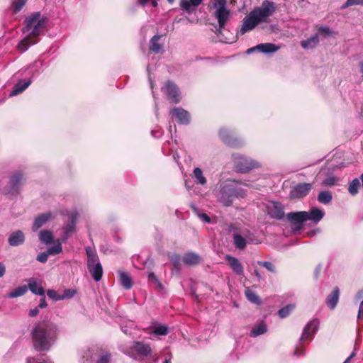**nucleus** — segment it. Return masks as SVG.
<instances>
[{"label":"nucleus","instance_id":"f257e3e1","mask_svg":"<svg viewBox=\"0 0 363 363\" xmlns=\"http://www.w3.org/2000/svg\"><path fill=\"white\" fill-rule=\"evenodd\" d=\"M276 11L275 4L265 0L261 6L251 11L242 20V26L238 32L240 35H244L247 32L252 30L261 23H267L269 18Z\"/></svg>","mask_w":363,"mask_h":363},{"label":"nucleus","instance_id":"f03ea898","mask_svg":"<svg viewBox=\"0 0 363 363\" xmlns=\"http://www.w3.org/2000/svg\"><path fill=\"white\" fill-rule=\"evenodd\" d=\"M35 348L38 351H48L57 337V327L51 322L37 324L32 332Z\"/></svg>","mask_w":363,"mask_h":363},{"label":"nucleus","instance_id":"7ed1b4c3","mask_svg":"<svg viewBox=\"0 0 363 363\" xmlns=\"http://www.w3.org/2000/svg\"><path fill=\"white\" fill-rule=\"evenodd\" d=\"M25 22L23 33L26 36L18 44V49L21 52L26 51L30 45L37 43L35 38L43 33L45 26V19L41 18L38 12L33 13L27 17Z\"/></svg>","mask_w":363,"mask_h":363},{"label":"nucleus","instance_id":"20e7f679","mask_svg":"<svg viewBox=\"0 0 363 363\" xmlns=\"http://www.w3.org/2000/svg\"><path fill=\"white\" fill-rule=\"evenodd\" d=\"M217 201L225 207L233 206L236 199L246 196V191L235 180H226L221 182L214 192Z\"/></svg>","mask_w":363,"mask_h":363},{"label":"nucleus","instance_id":"39448f33","mask_svg":"<svg viewBox=\"0 0 363 363\" xmlns=\"http://www.w3.org/2000/svg\"><path fill=\"white\" fill-rule=\"evenodd\" d=\"M87 255V268L92 278L99 281L103 276V267L96 252L90 246L85 247Z\"/></svg>","mask_w":363,"mask_h":363},{"label":"nucleus","instance_id":"423d86ee","mask_svg":"<svg viewBox=\"0 0 363 363\" xmlns=\"http://www.w3.org/2000/svg\"><path fill=\"white\" fill-rule=\"evenodd\" d=\"M151 352L152 349L150 345L140 341L133 342L123 351L125 354L135 360L147 357L151 354Z\"/></svg>","mask_w":363,"mask_h":363},{"label":"nucleus","instance_id":"0eeeda50","mask_svg":"<svg viewBox=\"0 0 363 363\" xmlns=\"http://www.w3.org/2000/svg\"><path fill=\"white\" fill-rule=\"evenodd\" d=\"M25 177L21 172L11 175L8 185L4 187L3 193L9 198L16 197L20 193L21 188L25 182Z\"/></svg>","mask_w":363,"mask_h":363},{"label":"nucleus","instance_id":"6e6552de","mask_svg":"<svg viewBox=\"0 0 363 363\" xmlns=\"http://www.w3.org/2000/svg\"><path fill=\"white\" fill-rule=\"evenodd\" d=\"M233 159L235 167L238 172L246 173L259 167L257 162L241 155H233Z\"/></svg>","mask_w":363,"mask_h":363},{"label":"nucleus","instance_id":"1a4fd4ad","mask_svg":"<svg viewBox=\"0 0 363 363\" xmlns=\"http://www.w3.org/2000/svg\"><path fill=\"white\" fill-rule=\"evenodd\" d=\"M267 215L276 220H282L285 216L284 206L278 201H269L265 203Z\"/></svg>","mask_w":363,"mask_h":363},{"label":"nucleus","instance_id":"9d476101","mask_svg":"<svg viewBox=\"0 0 363 363\" xmlns=\"http://www.w3.org/2000/svg\"><path fill=\"white\" fill-rule=\"evenodd\" d=\"M171 118L182 125H187L190 123V113L182 107H176L170 110Z\"/></svg>","mask_w":363,"mask_h":363},{"label":"nucleus","instance_id":"9b49d317","mask_svg":"<svg viewBox=\"0 0 363 363\" xmlns=\"http://www.w3.org/2000/svg\"><path fill=\"white\" fill-rule=\"evenodd\" d=\"M164 93L172 102L177 104L180 101L182 96L179 88L171 82H167L162 88Z\"/></svg>","mask_w":363,"mask_h":363},{"label":"nucleus","instance_id":"f8f14e48","mask_svg":"<svg viewBox=\"0 0 363 363\" xmlns=\"http://www.w3.org/2000/svg\"><path fill=\"white\" fill-rule=\"evenodd\" d=\"M319 326V320L313 319L309 321L303 330L300 341L311 340L313 335L318 331Z\"/></svg>","mask_w":363,"mask_h":363},{"label":"nucleus","instance_id":"ddd939ff","mask_svg":"<svg viewBox=\"0 0 363 363\" xmlns=\"http://www.w3.org/2000/svg\"><path fill=\"white\" fill-rule=\"evenodd\" d=\"M312 187L310 183H300L296 185L291 191L292 198H301L306 196Z\"/></svg>","mask_w":363,"mask_h":363},{"label":"nucleus","instance_id":"4468645a","mask_svg":"<svg viewBox=\"0 0 363 363\" xmlns=\"http://www.w3.org/2000/svg\"><path fill=\"white\" fill-rule=\"evenodd\" d=\"M25 240V235L23 231L20 230L12 232L8 238V242L9 245L12 247L21 245L24 243Z\"/></svg>","mask_w":363,"mask_h":363},{"label":"nucleus","instance_id":"2eb2a0df","mask_svg":"<svg viewBox=\"0 0 363 363\" xmlns=\"http://www.w3.org/2000/svg\"><path fill=\"white\" fill-rule=\"evenodd\" d=\"M28 286V289L30 291L35 294L39 296H44L45 290L43 287L41 286V281L36 278L32 277L27 280Z\"/></svg>","mask_w":363,"mask_h":363},{"label":"nucleus","instance_id":"dca6fc26","mask_svg":"<svg viewBox=\"0 0 363 363\" xmlns=\"http://www.w3.org/2000/svg\"><path fill=\"white\" fill-rule=\"evenodd\" d=\"M325 211L316 207L311 208L307 211V221L310 220L315 224L318 223L325 216Z\"/></svg>","mask_w":363,"mask_h":363},{"label":"nucleus","instance_id":"f3484780","mask_svg":"<svg viewBox=\"0 0 363 363\" xmlns=\"http://www.w3.org/2000/svg\"><path fill=\"white\" fill-rule=\"evenodd\" d=\"M325 174V169H321L318 174L317 177L318 179H321V184L325 187H332L337 184L340 179L338 177L333 175H328L324 178H321Z\"/></svg>","mask_w":363,"mask_h":363},{"label":"nucleus","instance_id":"a211bd4d","mask_svg":"<svg viewBox=\"0 0 363 363\" xmlns=\"http://www.w3.org/2000/svg\"><path fill=\"white\" fill-rule=\"evenodd\" d=\"M30 84L31 80L29 79L18 80V82L13 86L12 91L9 94V96H13L21 94L30 85Z\"/></svg>","mask_w":363,"mask_h":363},{"label":"nucleus","instance_id":"6ab92c4d","mask_svg":"<svg viewBox=\"0 0 363 363\" xmlns=\"http://www.w3.org/2000/svg\"><path fill=\"white\" fill-rule=\"evenodd\" d=\"M225 259L228 262L230 267L236 274H243L244 271L242 264L238 258L233 257L231 255H227Z\"/></svg>","mask_w":363,"mask_h":363},{"label":"nucleus","instance_id":"aec40b11","mask_svg":"<svg viewBox=\"0 0 363 363\" xmlns=\"http://www.w3.org/2000/svg\"><path fill=\"white\" fill-rule=\"evenodd\" d=\"M289 221L301 223L307 221V211L291 212L286 215Z\"/></svg>","mask_w":363,"mask_h":363},{"label":"nucleus","instance_id":"412c9836","mask_svg":"<svg viewBox=\"0 0 363 363\" xmlns=\"http://www.w3.org/2000/svg\"><path fill=\"white\" fill-rule=\"evenodd\" d=\"M51 218L52 213L50 212L39 215L34 220L32 230L33 231L38 230L39 228L43 226Z\"/></svg>","mask_w":363,"mask_h":363},{"label":"nucleus","instance_id":"4be33fe9","mask_svg":"<svg viewBox=\"0 0 363 363\" xmlns=\"http://www.w3.org/2000/svg\"><path fill=\"white\" fill-rule=\"evenodd\" d=\"M202 0H180V7L188 13H191L194 8L200 5Z\"/></svg>","mask_w":363,"mask_h":363},{"label":"nucleus","instance_id":"5701e85b","mask_svg":"<svg viewBox=\"0 0 363 363\" xmlns=\"http://www.w3.org/2000/svg\"><path fill=\"white\" fill-rule=\"evenodd\" d=\"M191 177L196 184L200 186H205L207 184V179L204 176L202 169L199 167L194 169L191 174Z\"/></svg>","mask_w":363,"mask_h":363},{"label":"nucleus","instance_id":"b1692460","mask_svg":"<svg viewBox=\"0 0 363 363\" xmlns=\"http://www.w3.org/2000/svg\"><path fill=\"white\" fill-rule=\"evenodd\" d=\"M215 16L218 20L220 28H223L228 21L230 11L227 9H216Z\"/></svg>","mask_w":363,"mask_h":363},{"label":"nucleus","instance_id":"393cba45","mask_svg":"<svg viewBox=\"0 0 363 363\" xmlns=\"http://www.w3.org/2000/svg\"><path fill=\"white\" fill-rule=\"evenodd\" d=\"M201 260L200 255L197 253L189 252L183 257V262L186 265L194 266L198 264Z\"/></svg>","mask_w":363,"mask_h":363},{"label":"nucleus","instance_id":"a878e982","mask_svg":"<svg viewBox=\"0 0 363 363\" xmlns=\"http://www.w3.org/2000/svg\"><path fill=\"white\" fill-rule=\"evenodd\" d=\"M340 290L337 286L335 287L333 291L328 296L326 303L330 309H334L338 302Z\"/></svg>","mask_w":363,"mask_h":363},{"label":"nucleus","instance_id":"bb28decb","mask_svg":"<svg viewBox=\"0 0 363 363\" xmlns=\"http://www.w3.org/2000/svg\"><path fill=\"white\" fill-rule=\"evenodd\" d=\"M267 331V325L264 321H261L255 325L250 331V336L256 337L259 335L266 333Z\"/></svg>","mask_w":363,"mask_h":363},{"label":"nucleus","instance_id":"cd10ccee","mask_svg":"<svg viewBox=\"0 0 363 363\" xmlns=\"http://www.w3.org/2000/svg\"><path fill=\"white\" fill-rule=\"evenodd\" d=\"M257 50L262 53H272L277 51L280 48L275 44L267 43L256 45Z\"/></svg>","mask_w":363,"mask_h":363},{"label":"nucleus","instance_id":"c85d7f7f","mask_svg":"<svg viewBox=\"0 0 363 363\" xmlns=\"http://www.w3.org/2000/svg\"><path fill=\"white\" fill-rule=\"evenodd\" d=\"M119 281L121 284L125 289H130L133 286V281L128 273L123 271L118 272Z\"/></svg>","mask_w":363,"mask_h":363},{"label":"nucleus","instance_id":"c756f323","mask_svg":"<svg viewBox=\"0 0 363 363\" xmlns=\"http://www.w3.org/2000/svg\"><path fill=\"white\" fill-rule=\"evenodd\" d=\"M250 242V240H247L240 234L235 233L233 235V243L237 249L244 250L246 247L247 243Z\"/></svg>","mask_w":363,"mask_h":363},{"label":"nucleus","instance_id":"7c9ffc66","mask_svg":"<svg viewBox=\"0 0 363 363\" xmlns=\"http://www.w3.org/2000/svg\"><path fill=\"white\" fill-rule=\"evenodd\" d=\"M319 38L318 34H315L307 40H303L301 43V47L305 50L313 49L318 45Z\"/></svg>","mask_w":363,"mask_h":363},{"label":"nucleus","instance_id":"2f4dec72","mask_svg":"<svg viewBox=\"0 0 363 363\" xmlns=\"http://www.w3.org/2000/svg\"><path fill=\"white\" fill-rule=\"evenodd\" d=\"M39 240L45 245H50L53 242V234L49 230H43L39 233Z\"/></svg>","mask_w":363,"mask_h":363},{"label":"nucleus","instance_id":"473e14b6","mask_svg":"<svg viewBox=\"0 0 363 363\" xmlns=\"http://www.w3.org/2000/svg\"><path fill=\"white\" fill-rule=\"evenodd\" d=\"M333 199L332 193L329 191H320L318 195V201L323 204L327 205L331 202Z\"/></svg>","mask_w":363,"mask_h":363},{"label":"nucleus","instance_id":"72a5a7b5","mask_svg":"<svg viewBox=\"0 0 363 363\" xmlns=\"http://www.w3.org/2000/svg\"><path fill=\"white\" fill-rule=\"evenodd\" d=\"M160 35H154L150 40V50L155 53H159L162 50V45L159 43Z\"/></svg>","mask_w":363,"mask_h":363},{"label":"nucleus","instance_id":"f704fd0d","mask_svg":"<svg viewBox=\"0 0 363 363\" xmlns=\"http://www.w3.org/2000/svg\"><path fill=\"white\" fill-rule=\"evenodd\" d=\"M360 187V182L359 179L355 178L351 181L348 186V192L352 196H355L358 193L359 188Z\"/></svg>","mask_w":363,"mask_h":363},{"label":"nucleus","instance_id":"c9c22d12","mask_svg":"<svg viewBox=\"0 0 363 363\" xmlns=\"http://www.w3.org/2000/svg\"><path fill=\"white\" fill-rule=\"evenodd\" d=\"M28 291V286L26 285L20 286L15 289H13L9 294V297L10 298H16L19 297L25 294Z\"/></svg>","mask_w":363,"mask_h":363},{"label":"nucleus","instance_id":"e433bc0d","mask_svg":"<svg viewBox=\"0 0 363 363\" xmlns=\"http://www.w3.org/2000/svg\"><path fill=\"white\" fill-rule=\"evenodd\" d=\"M62 247L61 242L57 240L55 242V245L48 248L47 252L49 255H56L62 252Z\"/></svg>","mask_w":363,"mask_h":363},{"label":"nucleus","instance_id":"4c0bfd02","mask_svg":"<svg viewBox=\"0 0 363 363\" xmlns=\"http://www.w3.org/2000/svg\"><path fill=\"white\" fill-rule=\"evenodd\" d=\"M295 308L294 304H289L286 306L285 307L281 308L278 311V314L280 318H286L289 314L291 313V311Z\"/></svg>","mask_w":363,"mask_h":363},{"label":"nucleus","instance_id":"58836bf2","mask_svg":"<svg viewBox=\"0 0 363 363\" xmlns=\"http://www.w3.org/2000/svg\"><path fill=\"white\" fill-rule=\"evenodd\" d=\"M245 295L247 298L253 303L259 304L260 303V299L259 296L256 294V293L249 289L245 291Z\"/></svg>","mask_w":363,"mask_h":363},{"label":"nucleus","instance_id":"ea45409f","mask_svg":"<svg viewBox=\"0 0 363 363\" xmlns=\"http://www.w3.org/2000/svg\"><path fill=\"white\" fill-rule=\"evenodd\" d=\"M75 218L74 217H72V219H71V221L69 223H68L66 227L65 228V237L63 238L62 239V241H65L68 237V235L72 232L74 228H75Z\"/></svg>","mask_w":363,"mask_h":363},{"label":"nucleus","instance_id":"a19ab883","mask_svg":"<svg viewBox=\"0 0 363 363\" xmlns=\"http://www.w3.org/2000/svg\"><path fill=\"white\" fill-rule=\"evenodd\" d=\"M26 2L27 0H13L11 4L13 11L16 13H18Z\"/></svg>","mask_w":363,"mask_h":363},{"label":"nucleus","instance_id":"79ce46f5","mask_svg":"<svg viewBox=\"0 0 363 363\" xmlns=\"http://www.w3.org/2000/svg\"><path fill=\"white\" fill-rule=\"evenodd\" d=\"M257 264L260 267L265 268L267 271L270 272L276 273L277 272L275 265L271 262L257 261Z\"/></svg>","mask_w":363,"mask_h":363},{"label":"nucleus","instance_id":"37998d69","mask_svg":"<svg viewBox=\"0 0 363 363\" xmlns=\"http://www.w3.org/2000/svg\"><path fill=\"white\" fill-rule=\"evenodd\" d=\"M317 30H318V36L320 35L324 38H327L330 36L333 31L330 29L328 26H316Z\"/></svg>","mask_w":363,"mask_h":363},{"label":"nucleus","instance_id":"c03bdc74","mask_svg":"<svg viewBox=\"0 0 363 363\" xmlns=\"http://www.w3.org/2000/svg\"><path fill=\"white\" fill-rule=\"evenodd\" d=\"M223 143L231 147H239L240 144L237 141V138H223Z\"/></svg>","mask_w":363,"mask_h":363},{"label":"nucleus","instance_id":"a18cd8bd","mask_svg":"<svg viewBox=\"0 0 363 363\" xmlns=\"http://www.w3.org/2000/svg\"><path fill=\"white\" fill-rule=\"evenodd\" d=\"M77 294V291L72 289H67L61 294L62 300L70 299Z\"/></svg>","mask_w":363,"mask_h":363},{"label":"nucleus","instance_id":"49530a36","mask_svg":"<svg viewBox=\"0 0 363 363\" xmlns=\"http://www.w3.org/2000/svg\"><path fill=\"white\" fill-rule=\"evenodd\" d=\"M147 279L150 283L155 284L159 289H162V284L160 282L159 279H157V276L155 274L154 272L149 273Z\"/></svg>","mask_w":363,"mask_h":363},{"label":"nucleus","instance_id":"de8ad7c7","mask_svg":"<svg viewBox=\"0 0 363 363\" xmlns=\"http://www.w3.org/2000/svg\"><path fill=\"white\" fill-rule=\"evenodd\" d=\"M47 295L50 299L55 301H62L61 294H59L55 290L48 289L47 291Z\"/></svg>","mask_w":363,"mask_h":363},{"label":"nucleus","instance_id":"09e8293b","mask_svg":"<svg viewBox=\"0 0 363 363\" xmlns=\"http://www.w3.org/2000/svg\"><path fill=\"white\" fill-rule=\"evenodd\" d=\"M357 5L363 6V0H347L346 2L342 5L341 9H345L350 6Z\"/></svg>","mask_w":363,"mask_h":363},{"label":"nucleus","instance_id":"8fccbe9b","mask_svg":"<svg viewBox=\"0 0 363 363\" xmlns=\"http://www.w3.org/2000/svg\"><path fill=\"white\" fill-rule=\"evenodd\" d=\"M168 328L164 325H160L154 329L153 333L157 335H166L168 333Z\"/></svg>","mask_w":363,"mask_h":363},{"label":"nucleus","instance_id":"3c124183","mask_svg":"<svg viewBox=\"0 0 363 363\" xmlns=\"http://www.w3.org/2000/svg\"><path fill=\"white\" fill-rule=\"evenodd\" d=\"M111 355L108 352H103L97 360L96 363H109L111 361Z\"/></svg>","mask_w":363,"mask_h":363},{"label":"nucleus","instance_id":"603ef678","mask_svg":"<svg viewBox=\"0 0 363 363\" xmlns=\"http://www.w3.org/2000/svg\"><path fill=\"white\" fill-rule=\"evenodd\" d=\"M49 254H48V252H43L39 253L37 255L36 260L41 262V263H45L48 261V258L49 257Z\"/></svg>","mask_w":363,"mask_h":363},{"label":"nucleus","instance_id":"864d4df0","mask_svg":"<svg viewBox=\"0 0 363 363\" xmlns=\"http://www.w3.org/2000/svg\"><path fill=\"white\" fill-rule=\"evenodd\" d=\"M227 0H215L213 6L216 9H226Z\"/></svg>","mask_w":363,"mask_h":363},{"label":"nucleus","instance_id":"5fc2aeb1","mask_svg":"<svg viewBox=\"0 0 363 363\" xmlns=\"http://www.w3.org/2000/svg\"><path fill=\"white\" fill-rule=\"evenodd\" d=\"M43 65V63L41 60H36L30 65V68L33 70L32 72H38V70L42 68Z\"/></svg>","mask_w":363,"mask_h":363},{"label":"nucleus","instance_id":"6e6d98bb","mask_svg":"<svg viewBox=\"0 0 363 363\" xmlns=\"http://www.w3.org/2000/svg\"><path fill=\"white\" fill-rule=\"evenodd\" d=\"M170 260L173 262L175 267L179 265L181 258L180 256L177 254H173L169 257Z\"/></svg>","mask_w":363,"mask_h":363},{"label":"nucleus","instance_id":"4d7b16f0","mask_svg":"<svg viewBox=\"0 0 363 363\" xmlns=\"http://www.w3.org/2000/svg\"><path fill=\"white\" fill-rule=\"evenodd\" d=\"M306 353V350H305V348L303 347H296V349L294 351V354L296 355V356H301V355H304Z\"/></svg>","mask_w":363,"mask_h":363},{"label":"nucleus","instance_id":"13d9d810","mask_svg":"<svg viewBox=\"0 0 363 363\" xmlns=\"http://www.w3.org/2000/svg\"><path fill=\"white\" fill-rule=\"evenodd\" d=\"M199 216L206 223L211 222V218L206 213H201Z\"/></svg>","mask_w":363,"mask_h":363},{"label":"nucleus","instance_id":"bf43d9fd","mask_svg":"<svg viewBox=\"0 0 363 363\" xmlns=\"http://www.w3.org/2000/svg\"><path fill=\"white\" fill-rule=\"evenodd\" d=\"M48 306L45 296L40 298L38 308H43Z\"/></svg>","mask_w":363,"mask_h":363},{"label":"nucleus","instance_id":"052dcab7","mask_svg":"<svg viewBox=\"0 0 363 363\" xmlns=\"http://www.w3.org/2000/svg\"><path fill=\"white\" fill-rule=\"evenodd\" d=\"M38 313H39L38 308L35 307L30 311L29 315L30 317H35L38 315Z\"/></svg>","mask_w":363,"mask_h":363},{"label":"nucleus","instance_id":"680f3d73","mask_svg":"<svg viewBox=\"0 0 363 363\" xmlns=\"http://www.w3.org/2000/svg\"><path fill=\"white\" fill-rule=\"evenodd\" d=\"M358 318L363 319V301L360 303L359 307Z\"/></svg>","mask_w":363,"mask_h":363},{"label":"nucleus","instance_id":"e2e57ef3","mask_svg":"<svg viewBox=\"0 0 363 363\" xmlns=\"http://www.w3.org/2000/svg\"><path fill=\"white\" fill-rule=\"evenodd\" d=\"M254 274H255V277L257 278V281H260L262 279L261 274L256 269L254 270Z\"/></svg>","mask_w":363,"mask_h":363},{"label":"nucleus","instance_id":"0e129e2a","mask_svg":"<svg viewBox=\"0 0 363 363\" xmlns=\"http://www.w3.org/2000/svg\"><path fill=\"white\" fill-rule=\"evenodd\" d=\"M229 133H229L228 129H221L220 131V136H226Z\"/></svg>","mask_w":363,"mask_h":363},{"label":"nucleus","instance_id":"69168bd1","mask_svg":"<svg viewBox=\"0 0 363 363\" xmlns=\"http://www.w3.org/2000/svg\"><path fill=\"white\" fill-rule=\"evenodd\" d=\"M121 329H122L123 332L125 334L130 335V333L128 331V327H126V326H125V327L122 326V327H121Z\"/></svg>","mask_w":363,"mask_h":363},{"label":"nucleus","instance_id":"338daca9","mask_svg":"<svg viewBox=\"0 0 363 363\" xmlns=\"http://www.w3.org/2000/svg\"><path fill=\"white\" fill-rule=\"evenodd\" d=\"M355 355L354 352H352L343 363H348L350 359Z\"/></svg>","mask_w":363,"mask_h":363},{"label":"nucleus","instance_id":"774afa93","mask_svg":"<svg viewBox=\"0 0 363 363\" xmlns=\"http://www.w3.org/2000/svg\"><path fill=\"white\" fill-rule=\"evenodd\" d=\"M355 355L354 352H352L343 363H348L350 359Z\"/></svg>","mask_w":363,"mask_h":363}]
</instances>
